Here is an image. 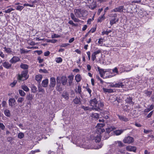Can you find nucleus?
Instances as JSON below:
<instances>
[{"instance_id": "nucleus-1", "label": "nucleus", "mask_w": 154, "mask_h": 154, "mask_svg": "<svg viewBox=\"0 0 154 154\" xmlns=\"http://www.w3.org/2000/svg\"><path fill=\"white\" fill-rule=\"evenodd\" d=\"M28 72L27 70H25L22 71L21 74H18L17 75V79L19 82L26 80L28 78Z\"/></svg>"}, {"instance_id": "nucleus-2", "label": "nucleus", "mask_w": 154, "mask_h": 154, "mask_svg": "<svg viewBox=\"0 0 154 154\" xmlns=\"http://www.w3.org/2000/svg\"><path fill=\"white\" fill-rule=\"evenodd\" d=\"M74 14L77 17L80 18L83 16V13L84 11L80 8L75 9L74 10Z\"/></svg>"}, {"instance_id": "nucleus-3", "label": "nucleus", "mask_w": 154, "mask_h": 154, "mask_svg": "<svg viewBox=\"0 0 154 154\" xmlns=\"http://www.w3.org/2000/svg\"><path fill=\"white\" fill-rule=\"evenodd\" d=\"M134 141V139L133 137L128 136L126 137H125L123 139V141L125 143H131Z\"/></svg>"}, {"instance_id": "nucleus-4", "label": "nucleus", "mask_w": 154, "mask_h": 154, "mask_svg": "<svg viewBox=\"0 0 154 154\" xmlns=\"http://www.w3.org/2000/svg\"><path fill=\"white\" fill-rule=\"evenodd\" d=\"M133 97L129 95H126L125 100L126 102L130 104L134 105V103L132 101Z\"/></svg>"}, {"instance_id": "nucleus-5", "label": "nucleus", "mask_w": 154, "mask_h": 154, "mask_svg": "<svg viewBox=\"0 0 154 154\" xmlns=\"http://www.w3.org/2000/svg\"><path fill=\"white\" fill-rule=\"evenodd\" d=\"M101 52L100 49H98L94 52L91 55V59L93 61H94L96 59V55Z\"/></svg>"}, {"instance_id": "nucleus-6", "label": "nucleus", "mask_w": 154, "mask_h": 154, "mask_svg": "<svg viewBox=\"0 0 154 154\" xmlns=\"http://www.w3.org/2000/svg\"><path fill=\"white\" fill-rule=\"evenodd\" d=\"M124 8L123 6H120L112 10L111 11V12H122L123 11Z\"/></svg>"}, {"instance_id": "nucleus-7", "label": "nucleus", "mask_w": 154, "mask_h": 154, "mask_svg": "<svg viewBox=\"0 0 154 154\" xmlns=\"http://www.w3.org/2000/svg\"><path fill=\"white\" fill-rule=\"evenodd\" d=\"M56 84L55 79L53 77H52L50 79V83L49 86L50 88H54Z\"/></svg>"}, {"instance_id": "nucleus-8", "label": "nucleus", "mask_w": 154, "mask_h": 154, "mask_svg": "<svg viewBox=\"0 0 154 154\" xmlns=\"http://www.w3.org/2000/svg\"><path fill=\"white\" fill-rule=\"evenodd\" d=\"M97 102L98 101L96 98H94L91 99L89 101L90 105L93 107L95 106V108L96 107Z\"/></svg>"}, {"instance_id": "nucleus-9", "label": "nucleus", "mask_w": 154, "mask_h": 154, "mask_svg": "<svg viewBox=\"0 0 154 154\" xmlns=\"http://www.w3.org/2000/svg\"><path fill=\"white\" fill-rule=\"evenodd\" d=\"M20 60V58L19 57L16 56H14L10 60L9 62L11 63H14Z\"/></svg>"}, {"instance_id": "nucleus-10", "label": "nucleus", "mask_w": 154, "mask_h": 154, "mask_svg": "<svg viewBox=\"0 0 154 154\" xmlns=\"http://www.w3.org/2000/svg\"><path fill=\"white\" fill-rule=\"evenodd\" d=\"M16 100L14 98H11L9 100V106L12 107L15 105Z\"/></svg>"}, {"instance_id": "nucleus-11", "label": "nucleus", "mask_w": 154, "mask_h": 154, "mask_svg": "<svg viewBox=\"0 0 154 154\" xmlns=\"http://www.w3.org/2000/svg\"><path fill=\"white\" fill-rule=\"evenodd\" d=\"M3 66L7 69L11 68L12 66V64L8 62H5L2 63Z\"/></svg>"}, {"instance_id": "nucleus-12", "label": "nucleus", "mask_w": 154, "mask_h": 154, "mask_svg": "<svg viewBox=\"0 0 154 154\" xmlns=\"http://www.w3.org/2000/svg\"><path fill=\"white\" fill-rule=\"evenodd\" d=\"M98 71L99 72L101 77L103 78L106 71H105L104 69H100L99 67H97Z\"/></svg>"}, {"instance_id": "nucleus-13", "label": "nucleus", "mask_w": 154, "mask_h": 154, "mask_svg": "<svg viewBox=\"0 0 154 154\" xmlns=\"http://www.w3.org/2000/svg\"><path fill=\"white\" fill-rule=\"evenodd\" d=\"M61 81L62 85H65L67 82V79L66 76H62L61 77Z\"/></svg>"}, {"instance_id": "nucleus-14", "label": "nucleus", "mask_w": 154, "mask_h": 154, "mask_svg": "<svg viewBox=\"0 0 154 154\" xmlns=\"http://www.w3.org/2000/svg\"><path fill=\"white\" fill-rule=\"evenodd\" d=\"M127 150L129 151L135 152L136 150L135 146H128L126 148Z\"/></svg>"}, {"instance_id": "nucleus-15", "label": "nucleus", "mask_w": 154, "mask_h": 154, "mask_svg": "<svg viewBox=\"0 0 154 154\" xmlns=\"http://www.w3.org/2000/svg\"><path fill=\"white\" fill-rule=\"evenodd\" d=\"M62 96L66 100H68L69 98V94L66 91H64L62 94Z\"/></svg>"}, {"instance_id": "nucleus-16", "label": "nucleus", "mask_w": 154, "mask_h": 154, "mask_svg": "<svg viewBox=\"0 0 154 154\" xmlns=\"http://www.w3.org/2000/svg\"><path fill=\"white\" fill-rule=\"evenodd\" d=\"M119 118L121 121L124 122H127L128 121L127 118L123 116L118 115Z\"/></svg>"}, {"instance_id": "nucleus-17", "label": "nucleus", "mask_w": 154, "mask_h": 154, "mask_svg": "<svg viewBox=\"0 0 154 154\" xmlns=\"http://www.w3.org/2000/svg\"><path fill=\"white\" fill-rule=\"evenodd\" d=\"M68 78H69L68 80V83L69 84V86H70L72 85V82L73 81V78H74V75H69L68 77Z\"/></svg>"}, {"instance_id": "nucleus-18", "label": "nucleus", "mask_w": 154, "mask_h": 154, "mask_svg": "<svg viewBox=\"0 0 154 154\" xmlns=\"http://www.w3.org/2000/svg\"><path fill=\"white\" fill-rule=\"evenodd\" d=\"M5 49V51L8 54H12L13 55V53H14L12 50L11 48H7L6 47H5L4 48Z\"/></svg>"}, {"instance_id": "nucleus-19", "label": "nucleus", "mask_w": 154, "mask_h": 154, "mask_svg": "<svg viewBox=\"0 0 154 154\" xmlns=\"http://www.w3.org/2000/svg\"><path fill=\"white\" fill-rule=\"evenodd\" d=\"M48 79H46L43 80L42 82V85L43 87H46L48 85Z\"/></svg>"}, {"instance_id": "nucleus-20", "label": "nucleus", "mask_w": 154, "mask_h": 154, "mask_svg": "<svg viewBox=\"0 0 154 154\" xmlns=\"http://www.w3.org/2000/svg\"><path fill=\"white\" fill-rule=\"evenodd\" d=\"M125 85L122 82H119L118 83H116L115 84V86L114 87L116 88H123Z\"/></svg>"}, {"instance_id": "nucleus-21", "label": "nucleus", "mask_w": 154, "mask_h": 154, "mask_svg": "<svg viewBox=\"0 0 154 154\" xmlns=\"http://www.w3.org/2000/svg\"><path fill=\"white\" fill-rule=\"evenodd\" d=\"M96 131L98 134H100H100L104 131V130L102 128H98L96 127Z\"/></svg>"}, {"instance_id": "nucleus-22", "label": "nucleus", "mask_w": 154, "mask_h": 154, "mask_svg": "<svg viewBox=\"0 0 154 154\" xmlns=\"http://www.w3.org/2000/svg\"><path fill=\"white\" fill-rule=\"evenodd\" d=\"M124 131V130L122 129L116 130L114 131V133L116 135H119L122 133Z\"/></svg>"}, {"instance_id": "nucleus-23", "label": "nucleus", "mask_w": 154, "mask_h": 154, "mask_svg": "<svg viewBox=\"0 0 154 154\" xmlns=\"http://www.w3.org/2000/svg\"><path fill=\"white\" fill-rule=\"evenodd\" d=\"M119 20V19L117 18H113L110 21V24L112 26L113 24L116 23L117 22H118Z\"/></svg>"}, {"instance_id": "nucleus-24", "label": "nucleus", "mask_w": 154, "mask_h": 154, "mask_svg": "<svg viewBox=\"0 0 154 154\" xmlns=\"http://www.w3.org/2000/svg\"><path fill=\"white\" fill-rule=\"evenodd\" d=\"M115 146L117 145L119 147H122L123 146V144L122 142L120 141H117L115 142L113 144Z\"/></svg>"}, {"instance_id": "nucleus-25", "label": "nucleus", "mask_w": 154, "mask_h": 154, "mask_svg": "<svg viewBox=\"0 0 154 154\" xmlns=\"http://www.w3.org/2000/svg\"><path fill=\"white\" fill-rule=\"evenodd\" d=\"M98 106H96V108H94V109L97 111H99L100 109V108L103 107L104 106L103 103L100 102L98 104Z\"/></svg>"}, {"instance_id": "nucleus-26", "label": "nucleus", "mask_w": 154, "mask_h": 154, "mask_svg": "<svg viewBox=\"0 0 154 154\" xmlns=\"http://www.w3.org/2000/svg\"><path fill=\"white\" fill-rule=\"evenodd\" d=\"M24 98L23 97H19L18 98L17 102L19 104H20V106H21L23 105H21V104L24 101Z\"/></svg>"}, {"instance_id": "nucleus-27", "label": "nucleus", "mask_w": 154, "mask_h": 154, "mask_svg": "<svg viewBox=\"0 0 154 154\" xmlns=\"http://www.w3.org/2000/svg\"><path fill=\"white\" fill-rule=\"evenodd\" d=\"M105 15V13H104V14L102 15L101 16L99 17L97 19L98 22H101L105 19L104 16Z\"/></svg>"}, {"instance_id": "nucleus-28", "label": "nucleus", "mask_w": 154, "mask_h": 154, "mask_svg": "<svg viewBox=\"0 0 154 154\" xmlns=\"http://www.w3.org/2000/svg\"><path fill=\"white\" fill-rule=\"evenodd\" d=\"M73 102H74V103L75 104H79L80 102V98H79L77 97H76L73 100Z\"/></svg>"}, {"instance_id": "nucleus-29", "label": "nucleus", "mask_w": 154, "mask_h": 154, "mask_svg": "<svg viewBox=\"0 0 154 154\" xmlns=\"http://www.w3.org/2000/svg\"><path fill=\"white\" fill-rule=\"evenodd\" d=\"M21 88L26 92H28L29 89L27 86L25 85H22L21 86Z\"/></svg>"}, {"instance_id": "nucleus-30", "label": "nucleus", "mask_w": 154, "mask_h": 154, "mask_svg": "<svg viewBox=\"0 0 154 154\" xmlns=\"http://www.w3.org/2000/svg\"><path fill=\"white\" fill-rule=\"evenodd\" d=\"M94 140L96 142H99L101 140L100 135V134H98L96 136H95Z\"/></svg>"}, {"instance_id": "nucleus-31", "label": "nucleus", "mask_w": 154, "mask_h": 154, "mask_svg": "<svg viewBox=\"0 0 154 154\" xmlns=\"http://www.w3.org/2000/svg\"><path fill=\"white\" fill-rule=\"evenodd\" d=\"M75 79L77 82H79L81 81L82 79V77L80 75L77 74L75 76Z\"/></svg>"}, {"instance_id": "nucleus-32", "label": "nucleus", "mask_w": 154, "mask_h": 154, "mask_svg": "<svg viewBox=\"0 0 154 154\" xmlns=\"http://www.w3.org/2000/svg\"><path fill=\"white\" fill-rule=\"evenodd\" d=\"M42 76L41 75H37L35 76V80L38 82H40L42 79Z\"/></svg>"}, {"instance_id": "nucleus-33", "label": "nucleus", "mask_w": 154, "mask_h": 154, "mask_svg": "<svg viewBox=\"0 0 154 154\" xmlns=\"http://www.w3.org/2000/svg\"><path fill=\"white\" fill-rule=\"evenodd\" d=\"M20 67L23 69L27 70L29 67L26 64L22 63L20 65Z\"/></svg>"}, {"instance_id": "nucleus-34", "label": "nucleus", "mask_w": 154, "mask_h": 154, "mask_svg": "<svg viewBox=\"0 0 154 154\" xmlns=\"http://www.w3.org/2000/svg\"><path fill=\"white\" fill-rule=\"evenodd\" d=\"M103 90L104 92L105 93L108 92L111 93L113 92V91L112 89H107L103 88Z\"/></svg>"}, {"instance_id": "nucleus-35", "label": "nucleus", "mask_w": 154, "mask_h": 154, "mask_svg": "<svg viewBox=\"0 0 154 154\" xmlns=\"http://www.w3.org/2000/svg\"><path fill=\"white\" fill-rule=\"evenodd\" d=\"M4 114L5 116L8 117H10L11 116V113L10 111L8 109H6L4 111Z\"/></svg>"}, {"instance_id": "nucleus-36", "label": "nucleus", "mask_w": 154, "mask_h": 154, "mask_svg": "<svg viewBox=\"0 0 154 154\" xmlns=\"http://www.w3.org/2000/svg\"><path fill=\"white\" fill-rule=\"evenodd\" d=\"M37 88L36 86L34 85H32L31 88V90L32 92L33 93H35L37 91Z\"/></svg>"}, {"instance_id": "nucleus-37", "label": "nucleus", "mask_w": 154, "mask_h": 154, "mask_svg": "<svg viewBox=\"0 0 154 154\" xmlns=\"http://www.w3.org/2000/svg\"><path fill=\"white\" fill-rule=\"evenodd\" d=\"M119 69H120L121 73L124 72L125 67L123 65H120L119 67Z\"/></svg>"}, {"instance_id": "nucleus-38", "label": "nucleus", "mask_w": 154, "mask_h": 154, "mask_svg": "<svg viewBox=\"0 0 154 154\" xmlns=\"http://www.w3.org/2000/svg\"><path fill=\"white\" fill-rule=\"evenodd\" d=\"M19 93L21 97H24L26 95L25 92L22 90H18Z\"/></svg>"}, {"instance_id": "nucleus-39", "label": "nucleus", "mask_w": 154, "mask_h": 154, "mask_svg": "<svg viewBox=\"0 0 154 154\" xmlns=\"http://www.w3.org/2000/svg\"><path fill=\"white\" fill-rule=\"evenodd\" d=\"M82 108L83 109L85 110H89L90 111L92 109H94V108H90L88 107L87 106H82Z\"/></svg>"}, {"instance_id": "nucleus-40", "label": "nucleus", "mask_w": 154, "mask_h": 154, "mask_svg": "<svg viewBox=\"0 0 154 154\" xmlns=\"http://www.w3.org/2000/svg\"><path fill=\"white\" fill-rule=\"evenodd\" d=\"M63 60L60 57H58L56 58L55 61L57 63H60L62 62Z\"/></svg>"}, {"instance_id": "nucleus-41", "label": "nucleus", "mask_w": 154, "mask_h": 154, "mask_svg": "<svg viewBox=\"0 0 154 154\" xmlns=\"http://www.w3.org/2000/svg\"><path fill=\"white\" fill-rule=\"evenodd\" d=\"M112 32L111 30H109L108 31H103L102 32L101 35H108V34Z\"/></svg>"}, {"instance_id": "nucleus-42", "label": "nucleus", "mask_w": 154, "mask_h": 154, "mask_svg": "<svg viewBox=\"0 0 154 154\" xmlns=\"http://www.w3.org/2000/svg\"><path fill=\"white\" fill-rule=\"evenodd\" d=\"M26 99L28 100H32L33 99L32 95L30 94H28L26 97Z\"/></svg>"}, {"instance_id": "nucleus-43", "label": "nucleus", "mask_w": 154, "mask_h": 154, "mask_svg": "<svg viewBox=\"0 0 154 154\" xmlns=\"http://www.w3.org/2000/svg\"><path fill=\"white\" fill-rule=\"evenodd\" d=\"M24 137V134L23 133L20 132L18 134V137L20 139H22Z\"/></svg>"}, {"instance_id": "nucleus-44", "label": "nucleus", "mask_w": 154, "mask_h": 154, "mask_svg": "<svg viewBox=\"0 0 154 154\" xmlns=\"http://www.w3.org/2000/svg\"><path fill=\"white\" fill-rule=\"evenodd\" d=\"M92 116L93 118L97 119L99 118V114L97 113H93L92 114Z\"/></svg>"}, {"instance_id": "nucleus-45", "label": "nucleus", "mask_w": 154, "mask_h": 154, "mask_svg": "<svg viewBox=\"0 0 154 154\" xmlns=\"http://www.w3.org/2000/svg\"><path fill=\"white\" fill-rule=\"evenodd\" d=\"M99 45H100L101 46H102L103 44V39L102 38H100L98 39V42Z\"/></svg>"}, {"instance_id": "nucleus-46", "label": "nucleus", "mask_w": 154, "mask_h": 154, "mask_svg": "<svg viewBox=\"0 0 154 154\" xmlns=\"http://www.w3.org/2000/svg\"><path fill=\"white\" fill-rule=\"evenodd\" d=\"M39 72L41 73H48L47 70L45 69H40L39 70Z\"/></svg>"}, {"instance_id": "nucleus-47", "label": "nucleus", "mask_w": 154, "mask_h": 154, "mask_svg": "<svg viewBox=\"0 0 154 154\" xmlns=\"http://www.w3.org/2000/svg\"><path fill=\"white\" fill-rule=\"evenodd\" d=\"M23 8L24 7L23 6L18 5L16 9L17 10L21 11Z\"/></svg>"}, {"instance_id": "nucleus-48", "label": "nucleus", "mask_w": 154, "mask_h": 154, "mask_svg": "<svg viewBox=\"0 0 154 154\" xmlns=\"http://www.w3.org/2000/svg\"><path fill=\"white\" fill-rule=\"evenodd\" d=\"M144 94H145L147 96L149 97L152 94V92L145 91H144Z\"/></svg>"}, {"instance_id": "nucleus-49", "label": "nucleus", "mask_w": 154, "mask_h": 154, "mask_svg": "<svg viewBox=\"0 0 154 154\" xmlns=\"http://www.w3.org/2000/svg\"><path fill=\"white\" fill-rule=\"evenodd\" d=\"M17 82L15 80L13 82L11 83L10 85V86H11L12 88H13L14 87L16 84Z\"/></svg>"}, {"instance_id": "nucleus-50", "label": "nucleus", "mask_w": 154, "mask_h": 154, "mask_svg": "<svg viewBox=\"0 0 154 154\" xmlns=\"http://www.w3.org/2000/svg\"><path fill=\"white\" fill-rule=\"evenodd\" d=\"M14 10L12 8H9L7 10L5 11V12L6 13H10L12 11H14Z\"/></svg>"}, {"instance_id": "nucleus-51", "label": "nucleus", "mask_w": 154, "mask_h": 154, "mask_svg": "<svg viewBox=\"0 0 154 154\" xmlns=\"http://www.w3.org/2000/svg\"><path fill=\"white\" fill-rule=\"evenodd\" d=\"M60 37V35L56 34H54V35H51V38H59Z\"/></svg>"}, {"instance_id": "nucleus-52", "label": "nucleus", "mask_w": 154, "mask_h": 154, "mask_svg": "<svg viewBox=\"0 0 154 154\" xmlns=\"http://www.w3.org/2000/svg\"><path fill=\"white\" fill-rule=\"evenodd\" d=\"M104 125V124L103 123H98L96 127L98 128H102L103 127Z\"/></svg>"}, {"instance_id": "nucleus-53", "label": "nucleus", "mask_w": 154, "mask_h": 154, "mask_svg": "<svg viewBox=\"0 0 154 154\" xmlns=\"http://www.w3.org/2000/svg\"><path fill=\"white\" fill-rule=\"evenodd\" d=\"M68 23L69 24L72 25L74 26H77V24L74 23L73 21L72 20H69L68 22Z\"/></svg>"}, {"instance_id": "nucleus-54", "label": "nucleus", "mask_w": 154, "mask_h": 154, "mask_svg": "<svg viewBox=\"0 0 154 154\" xmlns=\"http://www.w3.org/2000/svg\"><path fill=\"white\" fill-rule=\"evenodd\" d=\"M40 152L39 149H37L35 150H32L31 152V153L32 154H34L36 152Z\"/></svg>"}, {"instance_id": "nucleus-55", "label": "nucleus", "mask_w": 154, "mask_h": 154, "mask_svg": "<svg viewBox=\"0 0 154 154\" xmlns=\"http://www.w3.org/2000/svg\"><path fill=\"white\" fill-rule=\"evenodd\" d=\"M37 60H38L39 63H42L44 61V59H42L40 57H38Z\"/></svg>"}, {"instance_id": "nucleus-56", "label": "nucleus", "mask_w": 154, "mask_h": 154, "mask_svg": "<svg viewBox=\"0 0 154 154\" xmlns=\"http://www.w3.org/2000/svg\"><path fill=\"white\" fill-rule=\"evenodd\" d=\"M0 128L2 130H4L5 128V126L2 123H0Z\"/></svg>"}, {"instance_id": "nucleus-57", "label": "nucleus", "mask_w": 154, "mask_h": 154, "mask_svg": "<svg viewBox=\"0 0 154 154\" xmlns=\"http://www.w3.org/2000/svg\"><path fill=\"white\" fill-rule=\"evenodd\" d=\"M86 90L89 93L90 95V96H91V90L89 88L87 87L86 88Z\"/></svg>"}, {"instance_id": "nucleus-58", "label": "nucleus", "mask_w": 154, "mask_h": 154, "mask_svg": "<svg viewBox=\"0 0 154 154\" xmlns=\"http://www.w3.org/2000/svg\"><path fill=\"white\" fill-rule=\"evenodd\" d=\"M96 27H94L91 28L90 30L89 31V32H91L92 33L94 32L96 30Z\"/></svg>"}, {"instance_id": "nucleus-59", "label": "nucleus", "mask_w": 154, "mask_h": 154, "mask_svg": "<svg viewBox=\"0 0 154 154\" xmlns=\"http://www.w3.org/2000/svg\"><path fill=\"white\" fill-rule=\"evenodd\" d=\"M77 91L79 94H81V93L82 92L81 88L80 86H78V89H77Z\"/></svg>"}, {"instance_id": "nucleus-60", "label": "nucleus", "mask_w": 154, "mask_h": 154, "mask_svg": "<svg viewBox=\"0 0 154 154\" xmlns=\"http://www.w3.org/2000/svg\"><path fill=\"white\" fill-rule=\"evenodd\" d=\"M57 41V40L56 39H51L49 40L48 42H50L52 43H54Z\"/></svg>"}, {"instance_id": "nucleus-61", "label": "nucleus", "mask_w": 154, "mask_h": 154, "mask_svg": "<svg viewBox=\"0 0 154 154\" xmlns=\"http://www.w3.org/2000/svg\"><path fill=\"white\" fill-rule=\"evenodd\" d=\"M69 45V44L68 43H63L61 44L60 45V47H65Z\"/></svg>"}, {"instance_id": "nucleus-62", "label": "nucleus", "mask_w": 154, "mask_h": 154, "mask_svg": "<svg viewBox=\"0 0 154 154\" xmlns=\"http://www.w3.org/2000/svg\"><path fill=\"white\" fill-rule=\"evenodd\" d=\"M104 113H105V114H107V115H106V116H104V118H105V119H108V118H109V116H108V112L107 111H105L104 112Z\"/></svg>"}, {"instance_id": "nucleus-63", "label": "nucleus", "mask_w": 154, "mask_h": 154, "mask_svg": "<svg viewBox=\"0 0 154 154\" xmlns=\"http://www.w3.org/2000/svg\"><path fill=\"white\" fill-rule=\"evenodd\" d=\"M20 52L21 54H24L27 52V51H26L23 49H20Z\"/></svg>"}, {"instance_id": "nucleus-64", "label": "nucleus", "mask_w": 154, "mask_h": 154, "mask_svg": "<svg viewBox=\"0 0 154 154\" xmlns=\"http://www.w3.org/2000/svg\"><path fill=\"white\" fill-rule=\"evenodd\" d=\"M50 54V52L49 51H47L44 53V55L45 56H48Z\"/></svg>"}]
</instances>
